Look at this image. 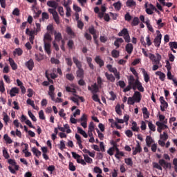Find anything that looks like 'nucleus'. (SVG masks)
I'll return each mask as SVG.
<instances>
[{"label":"nucleus","instance_id":"680f3d73","mask_svg":"<svg viewBox=\"0 0 177 177\" xmlns=\"http://www.w3.org/2000/svg\"><path fill=\"white\" fill-rule=\"evenodd\" d=\"M66 148V145H65V141L64 140H60L59 142V149L60 150H64Z\"/></svg>","mask_w":177,"mask_h":177},{"label":"nucleus","instance_id":"7c9ffc66","mask_svg":"<svg viewBox=\"0 0 177 177\" xmlns=\"http://www.w3.org/2000/svg\"><path fill=\"white\" fill-rule=\"evenodd\" d=\"M108 68V71L112 73H118V70L116 68H113V66L111 64H107V66H106Z\"/></svg>","mask_w":177,"mask_h":177},{"label":"nucleus","instance_id":"9d476101","mask_svg":"<svg viewBox=\"0 0 177 177\" xmlns=\"http://www.w3.org/2000/svg\"><path fill=\"white\" fill-rule=\"evenodd\" d=\"M88 90L92 92V94H96L99 91L98 86L96 83H94L92 85V87L90 86H88Z\"/></svg>","mask_w":177,"mask_h":177},{"label":"nucleus","instance_id":"4c0bfd02","mask_svg":"<svg viewBox=\"0 0 177 177\" xmlns=\"http://www.w3.org/2000/svg\"><path fill=\"white\" fill-rule=\"evenodd\" d=\"M145 24L147 26L149 31H151V32H153V26H151V25L150 24V21L148 19L145 22Z\"/></svg>","mask_w":177,"mask_h":177},{"label":"nucleus","instance_id":"f3484780","mask_svg":"<svg viewBox=\"0 0 177 177\" xmlns=\"http://www.w3.org/2000/svg\"><path fill=\"white\" fill-rule=\"evenodd\" d=\"M105 77L107 78V80L113 83L115 82V77L113 74H109L107 72L105 73Z\"/></svg>","mask_w":177,"mask_h":177},{"label":"nucleus","instance_id":"6e6d98bb","mask_svg":"<svg viewBox=\"0 0 177 177\" xmlns=\"http://www.w3.org/2000/svg\"><path fill=\"white\" fill-rule=\"evenodd\" d=\"M28 116L30 117L32 121H34L35 122H37L36 116H35L34 114L32 113L30 111H28Z\"/></svg>","mask_w":177,"mask_h":177},{"label":"nucleus","instance_id":"f8f14e48","mask_svg":"<svg viewBox=\"0 0 177 177\" xmlns=\"http://www.w3.org/2000/svg\"><path fill=\"white\" fill-rule=\"evenodd\" d=\"M167 120L166 119V121L162 122H156V125L158 127V129H168V126L166 125Z\"/></svg>","mask_w":177,"mask_h":177},{"label":"nucleus","instance_id":"5701e85b","mask_svg":"<svg viewBox=\"0 0 177 177\" xmlns=\"http://www.w3.org/2000/svg\"><path fill=\"white\" fill-rule=\"evenodd\" d=\"M32 152L37 158H39V157L41 156V151L39 149H37L36 147L32 148Z\"/></svg>","mask_w":177,"mask_h":177},{"label":"nucleus","instance_id":"13d9d810","mask_svg":"<svg viewBox=\"0 0 177 177\" xmlns=\"http://www.w3.org/2000/svg\"><path fill=\"white\" fill-rule=\"evenodd\" d=\"M120 156H122V157L124 156V152L120 151H117L116 154H115V158H116L117 159L119 160L120 158Z\"/></svg>","mask_w":177,"mask_h":177},{"label":"nucleus","instance_id":"6ab92c4d","mask_svg":"<svg viewBox=\"0 0 177 177\" xmlns=\"http://www.w3.org/2000/svg\"><path fill=\"white\" fill-rule=\"evenodd\" d=\"M39 32V31H37V30H30V29L28 28H26V34L27 35H29L30 37H35V35H37V33Z\"/></svg>","mask_w":177,"mask_h":177},{"label":"nucleus","instance_id":"f257e3e1","mask_svg":"<svg viewBox=\"0 0 177 177\" xmlns=\"http://www.w3.org/2000/svg\"><path fill=\"white\" fill-rule=\"evenodd\" d=\"M130 71L132 72L133 75L136 76V79L132 75L127 76V82L129 85L124 88L123 92H129L131 89L133 91L138 90L139 92H144L145 88L139 80L138 72H136V69L133 67L130 68Z\"/></svg>","mask_w":177,"mask_h":177},{"label":"nucleus","instance_id":"8fccbe9b","mask_svg":"<svg viewBox=\"0 0 177 177\" xmlns=\"http://www.w3.org/2000/svg\"><path fill=\"white\" fill-rule=\"evenodd\" d=\"M152 166H153V168H156L157 169H158L160 171H162V166L156 162L152 163Z\"/></svg>","mask_w":177,"mask_h":177},{"label":"nucleus","instance_id":"b1692460","mask_svg":"<svg viewBox=\"0 0 177 177\" xmlns=\"http://www.w3.org/2000/svg\"><path fill=\"white\" fill-rule=\"evenodd\" d=\"M155 75L159 76V79L160 81L163 82L165 80V74L160 71H157L155 73Z\"/></svg>","mask_w":177,"mask_h":177},{"label":"nucleus","instance_id":"2f4dec72","mask_svg":"<svg viewBox=\"0 0 177 177\" xmlns=\"http://www.w3.org/2000/svg\"><path fill=\"white\" fill-rule=\"evenodd\" d=\"M128 35L129 34L127 28L122 29V30L118 34V35L120 37H122L124 35Z\"/></svg>","mask_w":177,"mask_h":177},{"label":"nucleus","instance_id":"c85d7f7f","mask_svg":"<svg viewBox=\"0 0 177 177\" xmlns=\"http://www.w3.org/2000/svg\"><path fill=\"white\" fill-rule=\"evenodd\" d=\"M156 59L152 60L154 62L155 65H160V60H162V56L160 55L159 53H156Z\"/></svg>","mask_w":177,"mask_h":177},{"label":"nucleus","instance_id":"a211bd4d","mask_svg":"<svg viewBox=\"0 0 177 177\" xmlns=\"http://www.w3.org/2000/svg\"><path fill=\"white\" fill-rule=\"evenodd\" d=\"M145 141H146V145L149 147H151V144L154 143V140H153V138H151L150 136H146Z\"/></svg>","mask_w":177,"mask_h":177},{"label":"nucleus","instance_id":"0e129e2a","mask_svg":"<svg viewBox=\"0 0 177 177\" xmlns=\"http://www.w3.org/2000/svg\"><path fill=\"white\" fill-rule=\"evenodd\" d=\"M66 78L68 81H73L74 79H75V77H74L73 74H66Z\"/></svg>","mask_w":177,"mask_h":177},{"label":"nucleus","instance_id":"6e6552de","mask_svg":"<svg viewBox=\"0 0 177 177\" xmlns=\"http://www.w3.org/2000/svg\"><path fill=\"white\" fill-rule=\"evenodd\" d=\"M58 5H59L58 2L55 1H47L48 7L53 8H49L50 10H56V9H57V8L59 7Z\"/></svg>","mask_w":177,"mask_h":177},{"label":"nucleus","instance_id":"bb28decb","mask_svg":"<svg viewBox=\"0 0 177 177\" xmlns=\"http://www.w3.org/2000/svg\"><path fill=\"white\" fill-rule=\"evenodd\" d=\"M77 133H79L80 134H81L82 136H83V137L84 138H88V133H86L85 131H84L82 129H81L80 127H77Z\"/></svg>","mask_w":177,"mask_h":177},{"label":"nucleus","instance_id":"de8ad7c7","mask_svg":"<svg viewBox=\"0 0 177 177\" xmlns=\"http://www.w3.org/2000/svg\"><path fill=\"white\" fill-rule=\"evenodd\" d=\"M35 60L37 62H41L44 59V56L41 54H35Z\"/></svg>","mask_w":177,"mask_h":177},{"label":"nucleus","instance_id":"c9c22d12","mask_svg":"<svg viewBox=\"0 0 177 177\" xmlns=\"http://www.w3.org/2000/svg\"><path fill=\"white\" fill-rule=\"evenodd\" d=\"M136 5V3L134 1V0H127V7H135Z\"/></svg>","mask_w":177,"mask_h":177},{"label":"nucleus","instance_id":"423d86ee","mask_svg":"<svg viewBox=\"0 0 177 177\" xmlns=\"http://www.w3.org/2000/svg\"><path fill=\"white\" fill-rule=\"evenodd\" d=\"M160 111H165V109L168 108V102H167L165 100V97L161 96L160 97Z\"/></svg>","mask_w":177,"mask_h":177},{"label":"nucleus","instance_id":"49530a36","mask_svg":"<svg viewBox=\"0 0 177 177\" xmlns=\"http://www.w3.org/2000/svg\"><path fill=\"white\" fill-rule=\"evenodd\" d=\"M148 127H149V130H151L153 132L156 131V126L151 122H148Z\"/></svg>","mask_w":177,"mask_h":177},{"label":"nucleus","instance_id":"e433bc0d","mask_svg":"<svg viewBox=\"0 0 177 177\" xmlns=\"http://www.w3.org/2000/svg\"><path fill=\"white\" fill-rule=\"evenodd\" d=\"M49 19V15L47 12H43L41 13V19H40V21H44L45 20H47Z\"/></svg>","mask_w":177,"mask_h":177},{"label":"nucleus","instance_id":"774afa93","mask_svg":"<svg viewBox=\"0 0 177 177\" xmlns=\"http://www.w3.org/2000/svg\"><path fill=\"white\" fill-rule=\"evenodd\" d=\"M151 150L152 152L156 153L157 151V144L154 143L152 144V145H151Z\"/></svg>","mask_w":177,"mask_h":177},{"label":"nucleus","instance_id":"c03bdc74","mask_svg":"<svg viewBox=\"0 0 177 177\" xmlns=\"http://www.w3.org/2000/svg\"><path fill=\"white\" fill-rule=\"evenodd\" d=\"M3 140L7 142L8 144H12V139L8 136V134H5L3 136Z\"/></svg>","mask_w":177,"mask_h":177},{"label":"nucleus","instance_id":"473e14b6","mask_svg":"<svg viewBox=\"0 0 177 177\" xmlns=\"http://www.w3.org/2000/svg\"><path fill=\"white\" fill-rule=\"evenodd\" d=\"M66 33H68V35L71 36L72 38H74L75 37V34L71 28V27H66Z\"/></svg>","mask_w":177,"mask_h":177},{"label":"nucleus","instance_id":"37998d69","mask_svg":"<svg viewBox=\"0 0 177 177\" xmlns=\"http://www.w3.org/2000/svg\"><path fill=\"white\" fill-rule=\"evenodd\" d=\"M139 24V19L138 17H135L132 21V23L131 24V26H136Z\"/></svg>","mask_w":177,"mask_h":177},{"label":"nucleus","instance_id":"72a5a7b5","mask_svg":"<svg viewBox=\"0 0 177 177\" xmlns=\"http://www.w3.org/2000/svg\"><path fill=\"white\" fill-rule=\"evenodd\" d=\"M111 56L112 57L117 59L120 57V52L118 50H112L111 51Z\"/></svg>","mask_w":177,"mask_h":177},{"label":"nucleus","instance_id":"393cba45","mask_svg":"<svg viewBox=\"0 0 177 177\" xmlns=\"http://www.w3.org/2000/svg\"><path fill=\"white\" fill-rule=\"evenodd\" d=\"M44 50L48 55H50L52 53L50 51V45L49 43H44Z\"/></svg>","mask_w":177,"mask_h":177},{"label":"nucleus","instance_id":"ea45409f","mask_svg":"<svg viewBox=\"0 0 177 177\" xmlns=\"http://www.w3.org/2000/svg\"><path fill=\"white\" fill-rule=\"evenodd\" d=\"M113 7L116 9L117 11H119L122 8V3L118 1L117 3H113Z\"/></svg>","mask_w":177,"mask_h":177},{"label":"nucleus","instance_id":"052dcab7","mask_svg":"<svg viewBox=\"0 0 177 177\" xmlns=\"http://www.w3.org/2000/svg\"><path fill=\"white\" fill-rule=\"evenodd\" d=\"M93 172L101 174L102 173V169L100 167L95 166L93 169Z\"/></svg>","mask_w":177,"mask_h":177},{"label":"nucleus","instance_id":"5fc2aeb1","mask_svg":"<svg viewBox=\"0 0 177 177\" xmlns=\"http://www.w3.org/2000/svg\"><path fill=\"white\" fill-rule=\"evenodd\" d=\"M57 9H58V12H59L60 17H64V8H62V6H59L57 8Z\"/></svg>","mask_w":177,"mask_h":177},{"label":"nucleus","instance_id":"e2e57ef3","mask_svg":"<svg viewBox=\"0 0 177 177\" xmlns=\"http://www.w3.org/2000/svg\"><path fill=\"white\" fill-rule=\"evenodd\" d=\"M39 118H40L42 120H46L45 114L44 113V111L43 110H41L39 112Z\"/></svg>","mask_w":177,"mask_h":177},{"label":"nucleus","instance_id":"412c9836","mask_svg":"<svg viewBox=\"0 0 177 177\" xmlns=\"http://www.w3.org/2000/svg\"><path fill=\"white\" fill-rule=\"evenodd\" d=\"M133 48H134V47L133 46L132 44L129 43L126 46V52H127V53H129V55H131Z\"/></svg>","mask_w":177,"mask_h":177},{"label":"nucleus","instance_id":"c756f323","mask_svg":"<svg viewBox=\"0 0 177 177\" xmlns=\"http://www.w3.org/2000/svg\"><path fill=\"white\" fill-rule=\"evenodd\" d=\"M23 53V50L21 49V48H17L15 49V50L13 52V55L15 57H16V55L20 57L22 55Z\"/></svg>","mask_w":177,"mask_h":177},{"label":"nucleus","instance_id":"4be33fe9","mask_svg":"<svg viewBox=\"0 0 177 177\" xmlns=\"http://www.w3.org/2000/svg\"><path fill=\"white\" fill-rule=\"evenodd\" d=\"M54 35H55V39L57 42H60V41L62 39V33L61 32H58L57 31H54L53 32Z\"/></svg>","mask_w":177,"mask_h":177},{"label":"nucleus","instance_id":"4d7b16f0","mask_svg":"<svg viewBox=\"0 0 177 177\" xmlns=\"http://www.w3.org/2000/svg\"><path fill=\"white\" fill-rule=\"evenodd\" d=\"M79 121H81L82 122H88V116L86 114H83L81 116V118L79 119Z\"/></svg>","mask_w":177,"mask_h":177},{"label":"nucleus","instance_id":"39448f33","mask_svg":"<svg viewBox=\"0 0 177 177\" xmlns=\"http://www.w3.org/2000/svg\"><path fill=\"white\" fill-rule=\"evenodd\" d=\"M157 32L158 33L156 37H155L153 40L154 46L156 48H160V43L162 42V34L160 33V31L158 30Z\"/></svg>","mask_w":177,"mask_h":177},{"label":"nucleus","instance_id":"ddd939ff","mask_svg":"<svg viewBox=\"0 0 177 177\" xmlns=\"http://www.w3.org/2000/svg\"><path fill=\"white\" fill-rule=\"evenodd\" d=\"M48 95H50L51 100H55V86L53 85H50L49 86V92Z\"/></svg>","mask_w":177,"mask_h":177},{"label":"nucleus","instance_id":"dca6fc26","mask_svg":"<svg viewBox=\"0 0 177 177\" xmlns=\"http://www.w3.org/2000/svg\"><path fill=\"white\" fill-rule=\"evenodd\" d=\"M8 62H10V65L11 66V68H12L13 71H16L18 68L17 64L15 62V60L12 59V58H8Z\"/></svg>","mask_w":177,"mask_h":177},{"label":"nucleus","instance_id":"79ce46f5","mask_svg":"<svg viewBox=\"0 0 177 177\" xmlns=\"http://www.w3.org/2000/svg\"><path fill=\"white\" fill-rule=\"evenodd\" d=\"M124 163H126L127 166H130V167L133 166V161L131 158H127L124 159Z\"/></svg>","mask_w":177,"mask_h":177},{"label":"nucleus","instance_id":"1a4fd4ad","mask_svg":"<svg viewBox=\"0 0 177 177\" xmlns=\"http://www.w3.org/2000/svg\"><path fill=\"white\" fill-rule=\"evenodd\" d=\"M133 100H135L136 103H139L140 102L141 100H142V95H141V93L136 91H135V93H133Z\"/></svg>","mask_w":177,"mask_h":177},{"label":"nucleus","instance_id":"09e8293b","mask_svg":"<svg viewBox=\"0 0 177 177\" xmlns=\"http://www.w3.org/2000/svg\"><path fill=\"white\" fill-rule=\"evenodd\" d=\"M92 99L94 102L101 103L100 99H99V97L96 93H93Z\"/></svg>","mask_w":177,"mask_h":177},{"label":"nucleus","instance_id":"a18cd8bd","mask_svg":"<svg viewBox=\"0 0 177 177\" xmlns=\"http://www.w3.org/2000/svg\"><path fill=\"white\" fill-rule=\"evenodd\" d=\"M115 111H116L117 114L122 115V109H120V105L119 104L115 107Z\"/></svg>","mask_w":177,"mask_h":177},{"label":"nucleus","instance_id":"3c124183","mask_svg":"<svg viewBox=\"0 0 177 177\" xmlns=\"http://www.w3.org/2000/svg\"><path fill=\"white\" fill-rule=\"evenodd\" d=\"M95 131V124L93 122H91L88 127V131Z\"/></svg>","mask_w":177,"mask_h":177},{"label":"nucleus","instance_id":"9b49d317","mask_svg":"<svg viewBox=\"0 0 177 177\" xmlns=\"http://www.w3.org/2000/svg\"><path fill=\"white\" fill-rule=\"evenodd\" d=\"M25 66H26V68H28L30 71H32L35 66L33 59H29L28 62H26L25 63Z\"/></svg>","mask_w":177,"mask_h":177},{"label":"nucleus","instance_id":"aec40b11","mask_svg":"<svg viewBox=\"0 0 177 177\" xmlns=\"http://www.w3.org/2000/svg\"><path fill=\"white\" fill-rule=\"evenodd\" d=\"M19 92V90L18 88L16 87H13L12 88H11V90L10 91V95L11 97H15L16 94H18Z\"/></svg>","mask_w":177,"mask_h":177},{"label":"nucleus","instance_id":"338daca9","mask_svg":"<svg viewBox=\"0 0 177 177\" xmlns=\"http://www.w3.org/2000/svg\"><path fill=\"white\" fill-rule=\"evenodd\" d=\"M135 100L133 99L132 97H129V100H127V104H129V105H134L135 104Z\"/></svg>","mask_w":177,"mask_h":177},{"label":"nucleus","instance_id":"58836bf2","mask_svg":"<svg viewBox=\"0 0 177 177\" xmlns=\"http://www.w3.org/2000/svg\"><path fill=\"white\" fill-rule=\"evenodd\" d=\"M2 156L6 159L10 158L9 153H8L6 147H3V149L2 150Z\"/></svg>","mask_w":177,"mask_h":177},{"label":"nucleus","instance_id":"603ef678","mask_svg":"<svg viewBox=\"0 0 177 177\" xmlns=\"http://www.w3.org/2000/svg\"><path fill=\"white\" fill-rule=\"evenodd\" d=\"M50 63L53 64H60V60L55 59V57L50 58Z\"/></svg>","mask_w":177,"mask_h":177},{"label":"nucleus","instance_id":"0eeeda50","mask_svg":"<svg viewBox=\"0 0 177 177\" xmlns=\"http://www.w3.org/2000/svg\"><path fill=\"white\" fill-rule=\"evenodd\" d=\"M159 164L161 167H162L165 169H171V164L170 162H166L165 159H160Z\"/></svg>","mask_w":177,"mask_h":177},{"label":"nucleus","instance_id":"7ed1b4c3","mask_svg":"<svg viewBox=\"0 0 177 177\" xmlns=\"http://www.w3.org/2000/svg\"><path fill=\"white\" fill-rule=\"evenodd\" d=\"M48 12H49L50 15H53L54 21H55L57 24L59 25L60 17H59L58 12L56 11V10L48 9Z\"/></svg>","mask_w":177,"mask_h":177},{"label":"nucleus","instance_id":"f03ea898","mask_svg":"<svg viewBox=\"0 0 177 177\" xmlns=\"http://www.w3.org/2000/svg\"><path fill=\"white\" fill-rule=\"evenodd\" d=\"M73 62L75 64V66L78 68L77 71V77L78 78L83 79L84 78V69L82 68V62H81L77 57H73Z\"/></svg>","mask_w":177,"mask_h":177},{"label":"nucleus","instance_id":"a19ab883","mask_svg":"<svg viewBox=\"0 0 177 177\" xmlns=\"http://www.w3.org/2000/svg\"><path fill=\"white\" fill-rule=\"evenodd\" d=\"M68 169L71 171H76V167L74 165L73 162H69L68 163Z\"/></svg>","mask_w":177,"mask_h":177},{"label":"nucleus","instance_id":"20e7f679","mask_svg":"<svg viewBox=\"0 0 177 177\" xmlns=\"http://www.w3.org/2000/svg\"><path fill=\"white\" fill-rule=\"evenodd\" d=\"M71 154L75 159H77V164H81L83 166L86 165L85 160L81 158L80 155L77 154L76 152H71Z\"/></svg>","mask_w":177,"mask_h":177},{"label":"nucleus","instance_id":"bf43d9fd","mask_svg":"<svg viewBox=\"0 0 177 177\" xmlns=\"http://www.w3.org/2000/svg\"><path fill=\"white\" fill-rule=\"evenodd\" d=\"M65 61L66 62V64H68V66H73V60L71 57H66L65 58Z\"/></svg>","mask_w":177,"mask_h":177},{"label":"nucleus","instance_id":"a878e982","mask_svg":"<svg viewBox=\"0 0 177 177\" xmlns=\"http://www.w3.org/2000/svg\"><path fill=\"white\" fill-rule=\"evenodd\" d=\"M142 75H144V80L145 83H148L150 81V77L145 69H142Z\"/></svg>","mask_w":177,"mask_h":177},{"label":"nucleus","instance_id":"864d4df0","mask_svg":"<svg viewBox=\"0 0 177 177\" xmlns=\"http://www.w3.org/2000/svg\"><path fill=\"white\" fill-rule=\"evenodd\" d=\"M160 138L161 140H163V141H166L167 140H168V134H167L166 132H163V134H160Z\"/></svg>","mask_w":177,"mask_h":177},{"label":"nucleus","instance_id":"f704fd0d","mask_svg":"<svg viewBox=\"0 0 177 177\" xmlns=\"http://www.w3.org/2000/svg\"><path fill=\"white\" fill-rule=\"evenodd\" d=\"M84 160H86V163L88 164H92L93 163V159L88 156V155H83Z\"/></svg>","mask_w":177,"mask_h":177},{"label":"nucleus","instance_id":"4468645a","mask_svg":"<svg viewBox=\"0 0 177 177\" xmlns=\"http://www.w3.org/2000/svg\"><path fill=\"white\" fill-rule=\"evenodd\" d=\"M136 142H137L136 147L135 148V150L133 151V156H136L138 153H140L142 151L140 144L139 143L138 141H136Z\"/></svg>","mask_w":177,"mask_h":177},{"label":"nucleus","instance_id":"2eb2a0df","mask_svg":"<svg viewBox=\"0 0 177 177\" xmlns=\"http://www.w3.org/2000/svg\"><path fill=\"white\" fill-rule=\"evenodd\" d=\"M94 61H95L96 64H98L100 68L104 66V62L100 58V56H96Z\"/></svg>","mask_w":177,"mask_h":177},{"label":"nucleus","instance_id":"cd10ccee","mask_svg":"<svg viewBox=\"0 0 177 177\" xmlns=\"http://www.w3.org/2000/svg\"><path fill=\"white\" fill-rule=\"evenodd\" d=\"M46 41L48 42L52 41V37L49 33H45L44 35V42L47 43Z\"/></svg>","mask_w":177,"mask_h":177},{"label":"nucleus","instance_id":"69168bd1","mask_svg":"<svg viewBox=\"0 0 177 177\" xmlns=\"http://www.w3.org/2000/svg\"><path fill=\"white\" fill-rule=\"evenodd\" d=\"M169 46L170 48L177 49V42H176V41L169 42Z\"/></svg>","mask_w":177,"mask_h":177}]
</instances>
